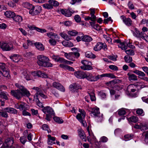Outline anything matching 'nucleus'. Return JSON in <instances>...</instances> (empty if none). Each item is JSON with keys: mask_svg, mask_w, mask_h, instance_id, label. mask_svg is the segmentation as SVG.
<instances>
[{"mask_svg": "<svg viewBox=\"0 0 148 148\" xmlns=\"http://www.w3.org/2000/svg\"><path fill=\"white\" fill-rule=\"evenodd\" d=\"M84 78L91 82L97 81L101 78L104 77H110L112 78H115L116 77L113 74L111 73H104L101 75H98L97 76H93L92 74L88 73H84Z\"/></svg>", "mask_w": 148, "mask_h": 148, "instance_id": "f257e3e1", "label": "nucleus"}, {"mask_svg": "<svg viewBox=\"0 0 148 148\" xmlns=\"http://www.w3.org/2000/svg\"><path fill=\"white\" fill-rule=\"evenodd\" d=\"M37 58V63L39 66L47 67L52 66V64L49 62V59L47 56L44 55H40L38 56Z\"/></svg>", "mask_w": 148, "mask_h": 148, "instance_id": "f03ea898", "label": "nucleus"}, {"mask_svg": "<svg viewBox=\"0 0 148 148\" xmlns=\"http://www.w3.org/2000/svg\"><path fill=\"white\" fill-rule=\"evenodd\" d=\"M32 89L36 90V92L34 96V100L36 103L37 105L40 108H43V106L42 103L40 102L39 100L38 96L40 95L44 99L47 98V96L41 92L42 89L38 87H34Z\"/></svg>", "mask_w": 148, "mask_h": 148, "instance_id": "7ed1b4c3", "label": "nucleus"}, {"mask_svg": "<svg viewBox=\"0 0 148 148\" xmlns=\"http://www.w3.org/2000/svg\"><path fill=\"white\" fill-rule=\"evenodd\" d=\"M26 4L30 7L29 13L32 16H34L38 15L41 12L42 7L39 5L34 6L28 3H26Z\"/></svg>", "mask_w": 148, "mask_h": 148, "instance_id": "20e7f679", "label": "nucleus"}, {"mask_svg": "<svg viewBox=\"0 0 148 148\" xmlns=\"http://www.w3.org/2000/svg\"><path fill=\"white\" fill-rule=\"evenodd\" d=\"M91 110V113L97 118V121L98 122H101L103 120V114H100L99 108L95 107L92 108Z\"/></svg>", "mask_w": 148, "mask_h": 148, "instance_id": "39448f33", "label": "nucleus"}, {"mask_svg": "<svg viewBox=\"0 0 148 148\" xmlns=\"http://www.w3.org/2000/svg\"><path fill=\"white\" fill-rule=\"evenodd\" d=\"M0 47L3 51H10L14 49L12 44L8 42H1L0 43Z\"/></svg>", "mask_w": 148, "mask_h": 148, "instance_id": "423d86ee", "label": "nucleus"}, {"mask_svg": "<svg viewBox=\"0 0 148 148\" xmlns=\"http://www.w3.org/2000/svg\"><path fill=\"white\" fill-rule=\"evenodd\" d=\"M15 86L19 88L21 91V96L23 95L28 97L30 95V94L29 91L24 86H21L18 83L16 84Z\"/></svg>", "mask_w": 148, "mask_h": 148, "instance_id": "0eeeda50", "label": "nucleus"}, {"mask_svg": "<svg viewBox=\"0 0 148 148\" xmlns=\"http://www.w3.org/2000/svg\"><path fill=\"white\" fill-rule=\"evenodd\" d=\"M14 143L13 140L12 138H9L6 139L5 142L1 148H15L12 146Z\"/></svg>", "mask_w": 148, "mask_h": 148, "instance_id": "6e6552de", "label": "nucleus"}, {"mask_svg": "<svg viewBox=\"0 0 148 148\" xmlns=\"http://www.w3.org/2000/svg\"><path fill=\"white\" fill-rule=\"evenodd\" d=\"M102 48L104 50L107 49V45L105 43H103L101 42H99L93 48V49L95 51H98L101 50Z\"/></svg>", "mask_w": 148, "mask_h": 148, "instance_id": "1a4fd4ad", "label": "nucleus"}, {"mask_svg": "<svg viewBox=\"0 0 148 148\" xmlns=\"http://www.w3.org/2000/svg\"><path fill=\"white\" fill-rule=\"evenodd\" d=\"M1 75L6 77L10 75L9 70L2 65H0V76Z\"/></svg>", "mask_w": 148, "mask_h": 148, "instance_id": "9d476101", "label": "nucleus"}, {"mask_svg": "<svg viewBox=\"0 0 148 148\" xmlns=\"http://www.w3.org/2000/svg\"><path fill=\"white\" fill-rule=\"evenodd\" d=\"M44 113L46 114L54 115V112L52 108L49 106L44 107L42 109Z\"/></svg>", "mask_w": 148, "mask_h": 148, "instance_id": "9b49d317", "label": "nucleus"}, {"mask_svg": "<svg viewBox=\"0 0 148 148\" xmlns=\"http://www.w3.org/2000/svg\"><path fill=\"white\" fill-rule=\"evenodd\" d=\"M11 93L13 96L18 99H19L22 96L21 92L19 90H12L11 91Z\"/></svg>", "mask_w": 148, "mask_h": 148, "instance_id": "f8f14e48", "label": "nucleus"}, {"mask_svg": "<svg viewBox=\"0 0 148 148\" xmlns=\"http://www.w3.org/2000/svg\"><path fill=\"white\" fill-rule=\"evenodd\" d=\"M53 87L61 91L64 92L65 91L64 88L61 84L58 82H53Z\"/></svg>", "mask_w": 148, "mask_h": 148, "instance_id": "ddd939ff", "label": "nucleus"}, {"mask_svg": "<svg viewBox=\"0 0 148 148\" xmlns=\"http://www.w3.org/2000/svg\"><path fill=\"white\" fill-rule=\"evenodd\" d=\"M121 18L123 22L128 26H130L132 24V21L131 19L129 18H126L124 16H121Z\"/></svg>", "mask_w": 148, "mask_h": 148, "instance_id": "4468645a", "label": "nucleus"}, {"mask_svg": "<svg viewBox=\"0 0 148 148\" xmlns=\"http://www.w3.org/2000/svg\"><path fill=\"white\" fill-rule=\"evenodd\" d=\"M69 89L72 92H75V90L81 88V86L76 83H73L71 84L69 87Z\"/></svg>", "mask_w": 148, "mask_h": 148, "instance_id": "2eb2a0df", "label": "nucleus"}, {"mask_svg": "<svg viewBox=\"0 0 148 148\" xmlns=\"http://www.w3.org/2000/svg\"><path fill=\"white\" fill-rule=\"evenodd\" d=\"M6 88L5 86L4 85L0 86V89H5ZM7 93L4 92H2L0 90V97L2 98L5 99L6 100L8 99V98L7 96Z\"/></svg>", "mask_w": 148, "mask_h": 148, "instance_id": "dca6fc26", "label": "nucleus"}, {"mask_svg": "<svg viewBox=\"0 0 148 148\" xmlns=\"http://www.w3.org/2000/svg\"><path fill=\"white\" fill-rule=\"evenodd\" d=\"M91 62L86 60H84V70H89L92 69L91 66Z\"/></svg>", "mask_w": 148, "mask_h": 148, "instance_id": "f3484780", "label": "nucleus"}, {"mask_svg": "<svg viewBox=\"0 0 148 148\" xmlns=\"http://www.w3.org/2000/svg\"><path fill=\"white\" fill-rule=\"evenodd\" d=\"M92 40V39L91 36L87 35L84 36V42H85V44L86 47L90 45L89 42Z\"/></svg>", "mask_w": 148, "mask_h": 148, "instance_id": "a211bd4d", "label": "nucleus"}, {"mask_svg": "<svg viewBox=\"0 0 148 148\" xmlns=\"http://www.w3.org/2000/svg\"><path fill=\"white\" fill-rule=\"evenodd\" d=\"M134 128L136 129H140L141 130H147L148 129L147 125L145 123H142L140 125H136L134 126Z\"/></svg>", "mask_w": 148, "mask_h": 148, "instance_id": "6ab92c4d", "label": "nucleus"}, {"mask_svg": "<svg viewBox=\"0 0 148 148\" xmlns=\"http://www.w3.org/2000/svg\"><path fill=\"white\" fill-rule=\"evenodd\" d=\"M3 110L4 112H6L14 114H16L17 112L16 109L11 107L5 108L3 109Z\"/></svg>", "mask_w": 148, "mask_h": 148, "instance_id": "aec40b11", "label": "nucleus"}, {"mask_svg": "<svg viewBox=\"0 0 148 148\" xmlns=\"http://www.w3.org/2000/svg\"><path fill=\"white\" fill-rule=\"evenodd\" d=\"M10 58V59L14 62H18L21 59V57L17 54H13L11 55Z\"/></svg>", "mask_w": 148, "mask_h": 148, "instance_id": "412c9836", "label": "nucleus"}, {"mask_svg": "<svg viewBox=\"0 0 148 148\" xmlns=\"http://www.w3.org/2000/svg\"><path fill=\"white\" fill-rule=\"evenodd\" d=\"M21 77L22 79H25L27 80H30L32 78V76L29 75L26 71L23 72L21 75Z\"/></svg>", "mask_w": 148, "mask_h": 148, "instance_id": "4be33fe9", "label": "nucleus"}, {"mask_svg": "<svg viewBox=\"0 0 148 148\" xmlns=\"http://www.w3.org/2000/svg\"><path fill=\"white\" fill-rule=\"evenodd\" d=\"M13 21L18 24H20L23 21L22 16L19 15H15L13 19Z\"/></svg>", "mask_w": 148, "mask_h": 148, "instance_id": "5701e85b", "label": "nucleus"}, {"mask_svg": "<svg viewBox=\"0 0 148 148\" xmlns=\"http://www.w3.org/2000/svg\"><path fill=\"white\" fill-rule=\"evenodd\" d=\"M46 35L49 38L51 39L60 38V37L57 34L52 32L47 33Z\"/></svg>", "mask_w": 148, "mask_h": 148, "instance_id": "b1692460", "label": "nucleus"}, {"mask_svg": "<svg viewBox=\"0 0 148 148\" xmlns=\"http://www.w3.org/2000/svg\"><path fill=\"white\" fill-rule=\"evenodd\" d=\"M48 143L50 145H52L55 144L54 141L56 140V138L55 137H52L50 135H48Z\"/></svg>", "mask_w": 148, "mask_h": 148, "instance_id": "393cba45", "label": "nucleus"}, {"mask_svg": "<svg viewBox=\"0 0 148 148\" xmlns=\"http://www.w3.org/2000/svg\"><path fill=\"white\" fill-rule=\"evenodd\" d=\"M59 66L61 68H62L65 70L71 71H74V69L73 68L67 65L61 64H60Z\"/></svg>", "mask_w": 148, "mask_h": 148, "instance_id": "a878e982", "label": "nucleus"}, {"mask_svg": "<svg viewBox=\"0 0 148 148\" xmlns=\"http://www.w3.org/2000/svg\"><path fill=\"white\" fill-rule=\"evenodd\" d=\"M136 89V86L132 84L128 86L127 90L128 92H135Z\"/></svg>", "mask_w": 148, "mask_h": 148, "instance_id": "bb28decb", "label": "nucleus"}, {"mask_svg": "<svg viewBox=\"0 0 148 148\" xmlns=\"http://www.w3.org/2000/svg\"><path fill=\"white\" fill-rule=\"evenodd\" d=\"M15 14L14 12L9 11H7L4 13L5 15L7 17L13 19Z\"/></svg>", "mask_w": 148, "mask_h": 148, "instance_id": "cd10ccee", "label": "nucleus"}, {"mask_svg": "<svg viewBox=\"0 0 148 148\" xmlns=\"http://www.w3.org/2000/svg\"><path fill=\"white\" fill-rule=\"evenodd\" d=\"M74 75L75 77L79 79L83 78V72L82 71H78L74 73Z\"/></svg>", "mask_w": 148, "mask_h": 148, "instance_id": "c85d7f7f", "label": "nucleus"}, {"mask_svg": "<svg viewBox=\"0 0 148 148\" xmlns=\"http://www.w3.org/2000/svg\"><path fill=\"white\" fill-rule=\"evenodd\" d=\"M28 106L25 103L20 102L19 110H27L28 108Z\"/></svg>", "mask_w": 148, "mask_h": 148, "instance_id": "c756f323", "label": "nucleus"}, {"mask_svg": "<svg viewBox=\"0 0 148 148\" xmlns=\"http://www.w3.org/2000/svg\"><path fill=\"white\" fill-rule=\"evenodd\" d=\"M127 75L128 76L129 79L130 81H135L137 80L138 79L137 76L134 74H130L129 73H127Z\"/></svg>", "mask_w": 148, "mask_h": 148, "instance_id": "7c9ffc66", "label": "nucleus"}, {"mask_svg": "<svg viewBox=\"0 0 148 148\" xmlns=\"http://www.w3.org/2000/svg\"><path fill=\"white\" fill-rule=\"evenodd\" d=\"M51 57L53 60L57 62H62L64 60L63 58H60L58 56L53 55L51 56Z\"/></svg>", "mask_w": 148, "mask_h": 148, "instance_id": "2f4dec72", "label": "nucleus"}, {"mask_svg": "<svg viewBox=\"0 0 148 148\" xmlns=\"http://www.w3.org/2000/svg\"><path fill=\"white\" fill-rule=\"evenodd\" d=\"M61 13L66 17H70L72 15L70 11L62 9L61 10Z\"/></svg>", "mask_w": 148, "mask_h": 148, "instance_id": "473e14b6", "label": "nucleus"}, {"mask_svg": "<svg viewBox=\"0 0 148 148\" xmlns=\"http://www.w3.org/2000/svg\"><path fill=\"white\" fill-rule=\"evenodd\" d=\"M96 138L94 136L91 134L89 135V136H87V140L90 144H92V141H94L95 142L96 141Z\"/></svg>", "mask_w": 148, "mask_h": 148, "instance_id": "72a5a7b5", "label": "nucleus"}, {"mask_svg": "<svg viewBox=\"0 0 148 148\" xmlns=\"http://www.w3.org/2000/svg\"><path fill=\"white\" fill-rule=\"evenodd\" d=\"M37 76H38L39 77L45 78H48L49 77L48 76V75L47 74L42 72L41 71H37Z\"/></svg>", "mask_w": 148, "mask_h": 148, "instance_id": "f704fd0d", "label": "nucleus"}, {"mask_svg": "<svg viewBox=\"0 0 148 148\" xmlns=\"http://www.w3.org/2000/svg\"><path fill=\"white\" fill-rule=\"evenodd\" d=\"M36 48L39 51H43L44 50V47L43 45L40 42H36L35 44Z\"/></svg>", "mask_w": 148, "mask_h": 148, "instance_id": "c9c22d12", "label": "nucleus"}, {"mask_svg": "<svg viewBox=\"0 0 148 148\" xmlns=\"http://www.w3.org/2000/svg\"><path fill=\"white\" fill-rule=\"evenodd\" d=\"M89 23L91 26L93 28L97 30H100L101 29V27L98 24H95L94 22H90Z\"/></svg>", "mask_w": 148, "mask_h": 148, "instance_id": "e433bc0d", "label": "nucleus"}, {"mask_svg": "<svg viewBox=\"0 0 148 148\" xmlns=\"http://www.w3.org/2000/svg\"><path fill=\"white\" fill-rule=\"evenodd\" d=\"M127 42H121L118 45V47L123 50H125L127 49Z\"/></svg>", "mask_w": 148, "mask_h": 148, "instance_id": "4c0bfd02", "label": "nucleus"}, {"mask_svg": "<svg viewBox=\"0 0 148 148\" xmlns=\"http://www.w3.org/2000/svg\"><path fill=\"white\" fill-rule=\"evenodd\" d=\"M85 56L86 57L90 58H95L96 57L94 54L90 51L86 52L85 53Z\"/></svg>", "mask_w": 148, "mask_h": 148, "instance_id": "58836bf2", "label": "nucleus"}, {"mask_svg": "<svg viewBox=\"0 0 148 148\" xmlns=\"http://www.w3.org/2000/svg\"><path fill=\"white\" fill-rule=\"evenodd\" d=\"M60 35L61 37L64 38L65 40L67 41L70 40L71 39V36H69L65 33H60Z\"/></svg>", "mask_w": 148, "mask_h": 148, "instance_id": "ea45409f", "label": "nucleus"}, {"mask_svg": "<svg viewBox=\"0 0 148 148\" xmlns=\"http://www.w3.org/2000/svg\"><path fill=\"white\" fill-rule=\"evenodd\" d=\"M64 56L68 60H73V52H70L68 54L65 53Z\"/></svg>", "mask_w": 148, "mask_h": 148, "instance_id": "a19ab883", "label": "nucleus"}, {"mask_svg": "<svg viewBox=\"0 0 148 148\" xmlns=\"http://www.w3.org/2000/svg\"><path fill=\"white\" fill-rule=\"evenodd\" d=\"M59 39L60 38L50 39L49 40V42L51 45L55 46L56 44L57 40Z\"/></svg>", "mask_w": 148, "mask_h": 148, "instance_id": "79ce46f5", "label": "nucleus"}, {"mask_svg": "<svg viewBox=\"0 0 148 148\" xmlns=\"http://www.w3.org/2000/svg\"><path fill=\"white\" fill-rule=\"evenodd\" d=\"M138 118L137 116H133L127 119V120L129 121L135 123L138 121Z\"/></svg>", "mask_w": 148, "mask_h": 148, "instance_id": "37998d69", "label": "nucleus"}, {"mask_svg": "<svg viewBox=\"0 0 148 148\" xmlns=\"http://www.w3.org/2000/svg\"><path fill=\"white\" fill-rule=\"evenodd\" d=\"M49 3L50 4L51 6H58L59 5V3L54 0H49L48 1Z\"/></svg>", "mask_w": 148, "mask_h": 148, "instance_id": "c03bdc74", "label": "nucleus"}, {"mask_svg": "<svg viewBox=\"0 0 148 148\" xmlns=\"http://www.w3.org/2000/svg\"><path fill=\"white\" fill-rule=\"evenodd\" d=\"M83 115L82 114L78 113L76 116V117L78 120L83 125V120L82 117Z\"/></svg>", "mask_w": 148, "mask_h": 148, "instance_id": "a18cd8bd", "label": "nucleus"}, {"mask_svg": "<svg viewBox=\"0 0 148 148\" xmlns=\"http://www.w3.org/2000/svg\"><path fill=\"white\" fill-rule=\"evenodd\" d=\"M133 72L138 75L139 76L144 77L145 75V73L143 72L138 70L133 71Z\"/></svg>", "mask_w": 148, "mask_h": 148, "instance_id": "49530a36", "label": "nucleus"}, {"mask_svg": "<svg viewBox=\"0 0 148 148\" xmlns=\"http://www.w3.org/2000/svg\"><path fill=\"white\" fill-rule=\"evenodd\" d=\"M88 92L89 95V97H90L91 100L92 101H95L96 99L95 96L93 91L92 90L90 92L88 91Z\"/></svg>", "mask_w": 148, "mask_h": 148, "instance_id": "de8ad7c7", "label": "nucleus"}, {"mask_svg": "<svg viewBox=\"0 0 148 148\" xmlns=\"http://www.w3.org/2000/svg\"><path fill=\"white\" fill-rule=\"evenodd\" d=\"M53 119L55 122L58 123H62L63 122V120L59 117L54 116Z\"/></svg>", "mask_w": 148, "mask_h": 148, "instance_id": "09e8293b", "label": "nucleus"}, {"mask_svg": "<svg viewBox=\"0 0 148 148\" xmlns=\"http://www.w3.org/2000/svg\"><path fill=\"white\" fill-rule=\"evenodd\" d=\"M90 14L92 18V19H95L96 20V17L95 16V10L94 9H90Z\"/></svg>", "mask_w": 148, "mask_h": 148, "instance_id": "8fccbe9b", "label": "nucleus"}, {"mask_svg": "<svg viewBox=\"0 0 148 148\" xmlns=\"http://www.w3.org/2000/svg\"><path fill=\"white\" fill-rule=\"evenodd\" d=\"M77 33L78 32L74 30L69 31L68 32V34L72 36H75Z\"/></svg>", "mask_w": 148, "mask_h": 148, "instance_id": "3c124183", "label": "nucleus"}, {"mask_svg": "<svg viewBox=\"0 0 148 148\" xmlns=\"http://www.w3.org/2000/svg\"><path fill=\"white\" fill-rule=\"evenodd\" d=\"M42 6L44 8L48 10L51 9L53 8V7L51 6L50 4L49 3L43 4Z\"/></svg>", "mask_w": 148, "mask_h": 148, "instance_id": "603ef678", "label": "nucleus"}, {"mask_svg": "<svg viewBox=\"0 0 148 148\" xmlns=\"http://www.w3.org/2000/svg\"><path fill=\"white\" fill-rule=\"evenodd\" d=\"M145 34L144 32H139V34L138 35H136L135 34V37L138 38H142V39H145Z\"/></svg>", "mask_w": 148, "mask_h": 148, "instance_id": "864d4df0", "label": "nucleus"}, {"mask_svg": "<svg viewBox=\"0 0 148 148\" xmlns=\"http://www.w3.org/2000/svg\"><path fill=\"white\" fill-rule=\"evenodd\" d=\"M78 132L79 136L82 140L83 139V130L82 128H80L78 130Z\"/></svg>", "mask_w": 148, "mask_h": 148, "instance_id": "5fc2aeb1", "label": "nucleus"}, {"mask_svg": "<svg viewBox=\"0 0 148 148\" xmlns=\"http://www.w3.org/2000/svg\"><path fill=\"white\" fill-rule=\"evenodd\" d=\"M3 111L0 112V116H2L5 118H7L8 116V114L6 112H4Z\"/></svg>", "mask_w": 148, "mask_h": 148, "instance_id": "6e6d98bb", "label": "nucleus"}, {"mask_svg": "<svg viewBox=\"0 0 148 148\" xmlns=\"http://www.w3.org/2000/svg\"><path fill=\"white\" fill-rule=\"evenodd\" d=\"M108 140V138L105 136H103L101 137L99 142L102 143H106Z\"/></svg>", "mask_w": 148, "mask_h": 148, "instance_id": "4d7b16f0", "label": "nucleus"}, {"mask_svg": "<svg viewBox=\"0 0 148 148\" xmlns=\"http://www.w3.org/2000/svg\"><path fill=\"white\" fill-rule=\"evenodd\" d=\"M124 59L126 62L128 63H130L132 61V59L131 57L125 56L124 58Z\"/></svg>", "mask_w": 148, "mask_h": 148, "instance_id": "13d9d810", "label": "nucleus"}, {"mask_svg": "<svg viewBox=\"0 0 148 148\" xmlns=\"http://www.w3.org/2000/svg\"><path fill=\"white\" fill-rule=\"evenodd\" d=\"M20 140L22 144H24L27 141L26 137L24 136H22L20 137Z\"/></svg>", "mask_w": 148, "mask_h": 148, "instance_id": "bf43d9fd", "label": "nucleus"}, {"mask_svg": "<svg viewBox=\"0 0 148 148\" xmlns=\"http://www.w3.org/2000/svg\"><path fill=\"white\" fill-rule=\"evenodd\" d=\"M125 52L128 55L132 56L134 54V51L133 50L131 49L126 50Z\"/></svg>", "mask_w": 148, "mask_h": 148, "instance_id": "052dcab7", "label": "nucleus"}, {"mask_svg": "<svg viewBox=\"0 0 148 148\" xmlns=\"http://www.w3.org/2000/svg\"><path fill=\"white\" fill-rule=\"evenodd\" d=\"M109 68L111 70L114 71H118L119 70L118 67L114 65H110L109 66Z\"/></svg>", "mask_w": 148, "mask_h": 148, "instance_id": "680f3d73", "label": "nucleus"}, {"mask_svg": "<svg viewBox=\"0 0 148 148\" xmlns=\"http://www.w3.org/2000/svg\"><path fill=\"white\" fill-rule=\"evenodd\" d=\"M125 110L122 109L119 110L118 112V114L119 115H123L125 114Z\"/></svg>", "mask_w": 148, "mask_h": 148, "instance_id": "e2e57ef3", "label": "nucleus"}, {"mask_svg": "<svg viewBox=\"0 0 148 148\" xmlns=\"http://www.w3.org/2000/svg\"><path fill=\"white\" fill-rule=\"evenodd\" d=\"M8 4L9 7L12 8H14L16 6L15 3L12 1L9 2Z\"/></svg>", "mask_w": 148, "mask_h": 148, "instance_id": "0e129e2a", "label": "nucleus"}, {"mask_svg": "<svg viewBox=\"0 0 148 148\" xmlns=\"http://www.w3.org/2000/svg\"><path fill=\"white\" fill-rule=\"evenodd\" d=\"M132 138V136L130 134H128L124 136V138L125 141H128L131 139Z\"/></svg>", "mask_w": 148, "mask_h": 148, "instance_id": "69168bd1", "label": "nucleus"}, {"mask_svg": "<svg viewBox=\"0 0 148 148\" xmlns=\"http://www.w3.org/2000/svg\"><path fill=\"white\" fill-rule=\"evenodd\" d=\"M98 95L103 98H105L106 97V94L103 91H101L98 92Z\"/></svg>", "mask_w": 148, "mask_h": 148, "instance_id": "338daca9", "label": "nucleus"}, {"mask_svg": "<svg viewBox=\"0 0 148 148\" xmlns=\"http://www.w3.org/2000/svg\"><path fill=\"white\" fill-rule=\"evenodd\" d=\"M74 19L76 22L77 23H79L81 21V18L78 15H76L75 16Z\"/></svg>", "mask_w": 148, "mask_h": 148, "instance_id": "774afa93", "label": "nucleus"}]
</instances>
